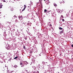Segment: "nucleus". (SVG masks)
Listing matches in <instances>:
<instances>
[{"label":"nucleus","instance_id":"nucleus-1","mask_svg":"<svg viewBox=\"0 0 73 73\" xmlns=\"http://www.w3.org/2000/svg\"><path fill=\"white\" fill-rule=\"evenodd\" d=\"M17 16H16L15 15L13 17V20H14V21H16V20H17V19H16L15 20V19H17Z\"/></svg>","mask_w":73,"mask_h":73},{"label":"nucleus","instance_id":"nucleus-2","mask_svg":"<svg viewBox=\"0 0 73 73\" xmlns=\"http://www.w3.org/2000/svg\"><path fill=\"white\" fill-rule=\"evenodd\" d=\"M24 9H23L22 10V12L24 11V10L25 9V8H26V5H24Z\"/></svg>","mask_w":73,"mask_h":73},{"label":"nucleus","instance_id":"nucleus-3","mask_svg":"<svg viewBox=\"0 0 73 73\" xmlns=\"http://www.w3.org/2000/svg\"><path fill=\"white\" fill-rule=\"evenodd\" d=\"M19 20H21V19H23V16L21 15V16H19Z\"/></svg>","mask_w":73,"mask_h":73},{"label":"nucleus","instance_id":"nucleus-4","mask_svg":"<svg viewBox=\"0 0 73 73\" xmlns=\"http://www.w3.org/2000/svg\"><path fill=\"white\" fill-rule=\"evenodd\" d=\"M11 1L12 3H14V1H17V0H11Z\"/></svg>","mask_w":73,"mask_h":73},{"label":"nucleus","instance_id":"nucleus-5","mask_svg":"<svg viewBox=\"0 0 73 73\" xmlns=\"http://www.w3.org/2000/svg\"><path fill=\"white\" fill-rule=\"evenodd\" d=\"M17 67H18V66H17V65H15L14 66V68H17Z\"/></svg>","mask_w":73,"mask_h":73},{"label":"nucleus","instance_id":"nucleus-6","mask_svg":"<svg viewBox=\"0 0 73 73\" xmlns=\"http://www.w3.org/2000/svg\"><path fill=\"white\" fill-rule=\"evenodd\" d=\"M64 33V31H62L60 33V34H62V33Z\"/></svg>","mask_w":73,"mask_h":73},{"label":"nucleus","instance_id":"nucleus-7","mask_svg":"<svg viewBox=\"0 0 73 73\" xmlns=\"http://www.w3.org/2000/svg\"><path fill=\"white\" fill-rule=\"evenodd\" d=\"M54 5L55 6V7H57V4H56V3H54Z\"/></svg>","mask_w":73,"mask_h":73},{"label":"nucleus","instance_id":"nucleus-8","mask_svg":"<svg viewBox=\"0 0 73 73\" xmlns=\"http://www.w3.org/2000/svg\"><path fill=\"white\" fill-rule=\"evenodd\" d=\"M3 5H0V9L2 8Z\"/></svg>","mask_w":73,"mask_h":73},{"label":"nucleus","instance_id":"nucleus-9","mask_svg":"<svg viewBox=\"0 0 73 73\" xmlns=\"http://www.w3.org/2000/svg\"><path fill=\"white\" fill-rule=\"evenodd\" d=\"M23 48L25 50L26 49V48H25V46H23Z\"/></svg>","mask_w":73,"mask_h":73},{"label":"nucleus","instance_id":"nucleus-10","mask_svg":"<svg viewBox=\"0 0 73 73\" xmlns=\"http://www.w3.org/2000/svg\"><path fill=\"white\" fill-rule=\"evenodd\" d=\"M18 58V57L17 56H16V57H15V58H14V59H17V58Z\"/></svg>","mask_w":73,"mask_h":73},{"label":"nucleus","instance_id":"nucleus-11","mask_svg":"<svg viewBox=\"0 0 73 73\" xmlns=\"http://www.w3.org/2000/svg\"><path fill=\"white\" fill-rule=\"evenodd\" d=\"M35 73H39V72L38 71H35Z\"/></svg>","mask_w":73,"mask_h":73},{"label":"nucleus","instance_id":"nucleus-12","mask_svg":"<svg viewBox=\"0 0 73 73\" xmlns=\"http://www.w3.org/2000/svg\"><path fill=\"white\" fill-rule=\"evenodd\" d=\"M59 29H60V30H62V28L61 27H60L59 28Z\"/></svg>","mask_w":73,"mask_h":73},{"label":"nucleus","instance_id":"nucleus-13","mask_svg":"<svg viewBox=\"0 0 73 73\" xmlns=\"http://www.w3.org/2000/svg\"><path fill=\"white\" fill-rule=\"evenodd\" d=\"M23 63L21 62L20 63V65H23Z\"/></svg>","mask_w":73,"mask_h":73},{"label":"nucleus","instance_id":"nucleus-14","mask_svg":"<svg viewBox=\"0 0 73 73\" xmlns=\"http://www.w3.org/2000/svg\"><path fill=\"white\" fill-rule=\"evenodd\" d=\"M47 11V10H46V9H45L44 10V12H46V11Z\"/></svg>","mask_w":73,"mask_h":73},{"label":"nucleus","instance_id":"nucleus-15","mask_svg":"<svg viewBox=\"0 0 73 73\" xmlns=\"http://www.w3.org/2000/svg\"><path fill=\"white\" fill-rule=\"evenodd\" d=\"M61 17H62V18H63V19L64 18V16H63V15H61Z\"/></svg>","mask_w":73,"mask_h":73},{"label":"nucleus","instance_id":"nucleus-16","mask_svg":"<svg viewBox=\"0 0 73 73\" xmlns=\"http://www.w3.org/2000/svg\"><path fill=\"white\" fill-rule=\"evenodd\" d=\"M62 21H65V20H64V19H62Z\"/></svg>","mask_w":73,"mask_h":73},{"label":"nucleus","instance_id":"nucleus-17","mask_svg":"<svg viewBox=\"0 0 73 73\" xmlns=\"http://www.w3.org/2000/svg\"><path fill=\"white\" fill-rule=\"evenodd\" d=\"M12 8V7H11V6H10V7H9V8Z\"/></svg>","mask_w":73,"mask_h":73},{"label":"nucleus","instance_id":"nucleus-18","mask_svg":"<svg viewBox=\"0 0 73 73\" xmlns=\"http://www.w3.org/2000/svg\"><path fill=\"white\" fill-rule=\"evenodd\" d=\"M25 40H27V38H25Z\"/></svg>","mask_w":73,"mask_h":73},{"label":"nucleus","instance_id":"nucleus-19","mask_svg":"<svg viewBox=\"0 0 73 73\" xmlns=\"http://www.w3.org/2000/svg\"><path fill=\"white\" fill-rule=\"evenodd\" d=\"M49 26H50V27H52V25H51V24H50L49 25Z\"/></svg>","mask_w":73,"mask_h":73},{"label":"nucleus","instance_id":"nucleus-20","mask_svg":"<svg viewBox=\"0 0 73 73\" xmlns=\"http://www.w3.org/2000/svg\"><path fill=\"white\" fill-rule=\"evenodd\" d=\"M21 66L22 67H24V65Z\"/></svg>","mask_w":73,"mask_h":73},{"label":"nucleus","instance_id":"nucleus-21","mask_svg":"<svg viewBox=\"0 0 73 73\" xmlns=\"http://www.w3.org/2000/svg\"><path fill=\"white\" fill-rule=\"evenodd\" d=\"M71 46H72V47H73V44H72Z\"/></svg>","mask_w":73,"mask_h":73},{"label":"nucleus","instance_id":"nucleus-22","mask_svg":"<svg viewBox=\"0 0 73 73\" xmlns=\"http://www.w3.org/2000/svg\"><path fill=\"white\" fill-rule=\"evenodd\" d=\"M3 2H6V1H5V0H3Z\"/></svg>","mask_w":73,"mask_h":73},{"label":"nucleus","instance_id":"nucleus-23","mask_svg":"<svg viewBox=\"0 0 73 73\" xmlns=\"http://www.w3.org/2000/svg\"><path fill=\"white\" fill-rule=\"evenodd\" d=\"M10 9L11 10V11H12L13 10V9Z\"/></svg>","mask_w":73,"mask_h":73},{"label":"nucleus","instance_id":"nucleus-24","mask_svg":"<svg viewBox=\"0 0 73 73\" xmlns=\"http://www.w3.org/2000/svg\"><path fill=\"white\" fill-rule=\"evenodd\" d=\"M62 2H60V4H61V3H62Z\"/></svg>","mask_w":73,"mask_h":73},{"label":"nucleus","instance_id":"nucleus-25","mask_svg":"<svg viewBox=\"0 0 73 73\" xmlns=\"http://www.w3.org/2000/svg\"><path fill=\"white\" fill-rule=\"evenodd\" d=\"M1 25V23H0V25Z\"/></svg>","mask_w":73,"mask_h":73},{"label":"nucleus","instance_id":"nucleus-26","mask_svg":"<svg viewBox=\"0 0 73 73\" xmlns=\"http://www.w3.org/2000/svg\"><path fill=\"white\" fill-rule=\"evenodd\" d=\"M33 73H36V71H35V72H34Z\"/></svg>","mask_w":73,"mask_h":73},{"label":"nucleus","instance_id":"nucleus-27","mask_svg":"<svg viewBox=\"0 0 73 73\" xmlns=\"http://www.w3.org/2000/svg\"><path fill=\"white\" fill-rule=\"evenodd\" d=\"M1 12H0V14H1Z\"/></svg>","mask_w":73,"mask_h":73},{"label":"nucleus","instance_id":"nucleus-28","mask_svg":"<svg viewBox=\"0 0 73 73\" xmlns=\"http://www.w3.org/2000/svg\"><path fill=\"white\" fill-rule=\"evenodd\" d=\"M9 24H11V22H9Z\"/></svg>","mask_w":73,"mask_h":73},{"label":"nucleus","instance_id":"nucleus-29","mask_svg":"<svg viewBox=\"0 0 73 73\" xmlns=\"http://www.w3.org/2000/svg\"><path fill=\"white\" fill-rule=\"evenodd\" d=\"M28 11H29V9H28Z\"/></svg>","mask_w":73,"mask_h":73},{"label":"nucleus","instance_id":"nucleus-30","mask_svg":"<svg viewBox=\"0 0 73 73\" xmlns=\"http://www.w3.org/2000/svg\"><path fill=\"white\" fill-rule=\"evenodd\" d=\"M7 23H9V22H7Z\"/></svg>","mask_w":73,"mask_h":73},{"label":"nucleus","instance_id":"nucleus-31","mask_svg":"<svg viewBox=\"0 0 73 73\" xmlns=\"http://www.w3.org/2000/svg\"><path fill=\"white\" fill-rule=\"evenodd\" d=\"M17 1H18L19 0H16Z\"/></svg>","mask_w":73,"mask_h":73},{"label":"nucleus","instance_id":"nucleus-32","mask_svg":"<svg viewBox=\"0 0 73 73\" xmlns=\"http://www.w3.org/2000/svg\"><path fill=\"white\" fill-rule=\"evenodd\" d=\"M23 31V30H21V31Z\"/></svg>","mask_w":73,"mask_h":73},{"label":"nucleus","instance_id":"nucleus-33","mask_svg":"<svg viewBox=\"0 0 73 73\" xmlns=\"http://www.w3.org/2000/svg\"><path fill=\"white\" fill-rule=\"evenodd\" d=\"M46 0H44V1H45Z\"/></svg>","mask_w":73,"mask_h":73},{"label":"nucleus","instance_id":"nucleus-34","mask_svg":"<svg viewBox=\"0 0 73 73\" xmlns=\"http://www.w3.org/2000/svg\"><path fill=\"white\" fill-rule=\"evenodd\" d=\"M12 9H13V8H12Z\"/></svg>","mask_w":73,"mask_h":73}]
</instances>
